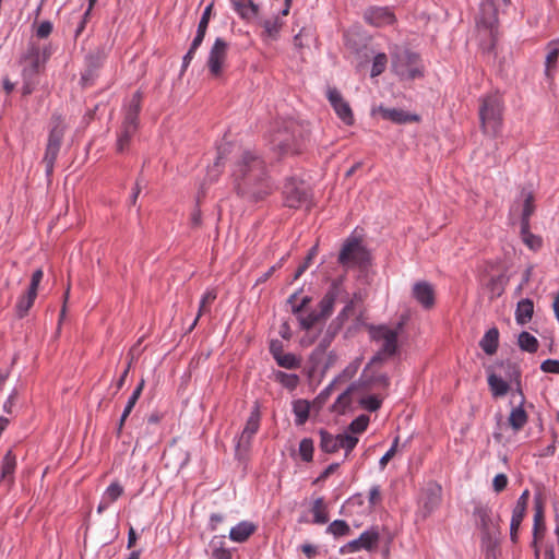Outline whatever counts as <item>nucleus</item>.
I'll return each instance as SVG.
<instances>
[{
  "mask_svg": "<svg viewBox=\"0 0 559 559\" xmlns=\"http://www.w3.org/2000/svg\"><path fill=\"white\" fill-rule=\"evenodd\" d=\"M294 413L296 415V425H304L309 418V404L306 401H297L294 404Z\"/></svg>",
  "mask_w": 559,
  "mask_h": 559,
  "instance_id": "nucleus-46",
  "label": "nucleus"
},
{
  "mask_svg": "<svg viewBox=\"0 0 559 559\" xmlns=\"http://www.w3.org/2000/svg\"><path fill=\"white\" fill-rule=\"evenodd\" d=\"M487 382L493 397L504 396L510 390L509 382L493 371L488 370Z\"/></svg>",
  "mask_w": 559,
  "mask_h": 559,
  "instance_id": "nucleus-25",
  "label": "nucleus"
},
{
  "mask_svg": "<svg viewBox=\"0 0 559 559\" xmlns=\"http://www.w3.org/2000/svg\"><path fill=\"white\" fill-rule=\"evenodd\" d=\"M508 486V477L506 474H497L492 480V487L496 492L503 491Z\"/></svg>",
  "mask_w": 559,
  "mask_h": 559,
  "instance_id": "nucleus-64",
  "label": "nucleus"
},
{
  "mask_svg": "<svg viewBox=\"0 0 559 559\" xmlns=\"http://www.w3.org/2000/svg\"><path fill=\"white\" fill-rule=\"evenodd\" d=\"M412 295L425 309H430L435 306V289L432 285L426 281L415 283Z\"/></svg>",
  "mask_w": 559,
  "mask_h": 559,
  "instance_id": "nucleus-20",
  "label": "nucleus"
},
{
  "mask_svg": "<svg viewBox=\"0 0 559 559\" xmlns=\"http://www.w3.org/2000/svg\"><path fill=\"white\" fill-rule=\"evenodd\" d=\"M362 362V357H357L354 359L344 370L343 372L336 378L338 380H349L352 379L358 371L360 365Z\"/></svg>",
  "mask_w": 559,
  "mask_h": 559,
  "instance_id": "nucleus-54",
  "label": "nucleus"
},
{
  "mask_svg": "<svg viewBox=\"0 0 559 559\" xmlns=\"http://www.w3.org/2000/svg\"><path fill=\"white\" fill-rule=\"evenodd\" d=\"M104 57L97 51L88 53L85 58V70L81 74L82 87L92 86L98 76V71L103 67Z\"/></svg>",
  "mask_w": 559,
  "mask_h": 559,
  "instance_id": "nucleus-19",
  "label": "nucleus"
},
{
  "mask_svg": "<svg viewBox=\"0 0 559 559\" xmlns=\"http://www.w3.org/2000/svg\"><path fill=\"white\" fill-rule=\"evenodd\" d=\"M399 444V437H396L391 445V448L384 453V455L380 459L379 465L383 469L389 461L395 455L396 449Z\"/></svg>",
  "mask_w": 559,
  "mask_h": 559,
  "instance_id": "nucleus-60",
  "label": "nucleus"
},
{
  "mask_svg": "<svg viewBox=\"0 0 559 559\" xmlns=\"http://www.w3.org/2000/svg\"><path fill=\"white\" fill-rule=\"evenodd\" d=\"M401 328L402 323H399L396 330H392L386 325H379L372 328L371 336L374 341L383 342L380 349H382V353H385L386 356H394L397 353L399 330Z\"/></svg>",
  "mask_w": 559,
  "mask_h": 559,
  "instance_id": "nucleus-12",
  "label": "nucleus"
},
{
  "mask_svg": "<svg viewBox=\"0 0 559 559\" xmlns=\"http://www.w3.org/2000/svg\"><path fill=\"white\" fill-rule=\"evenodd\" d=\"M337 262L345 269L357 266L365 270L370 265L371 255L361 239L350 236L343 242Z\"/></svg>",
  "mask_w": 559,
  "mask_h": 559,
  "instance_id": "nucleus-4",
  "label": "nucleus"
},
{
  "mask_svg": "<svg viewBox=\"0 0 559 559\" xmlns=\"http://www.w3.org/2000/svg\"><path fill=\"white\" fill-rule=\"evenodd\" d=\"M369 425V417L367 415H359L348 426L352 433H362L367 430Z\"/></svg>",
  "mask_w": 559,
  "mask_h": 559,
  "instance_id": "nucleus-55",
  "label": "nucleus"
},
{
  "mask_svg": "<svg viewBox=\"0 0 559 559\" xmlns=\"http://www.w3.org/2000/svg\"><path fill=\"white\" fill-rule=\"evenodd\" d=\"M380 540V534L378 527H371L362 532L358 538L348 542L340 548L341 555L357 552L361 549L372 551L377 549Z\"/></svg>",
  "mask_w": 559,
  "mask_h": 559,
  "instance_id": "nucleus-10",
  "label": "nucleus"
},
{
  "mask_svg": "<svg viewBox=\"0 0 559 559\" xmlns=\"http://www.w3.org/2000/svg\"><path fill=\"white\" fill-rule=\"evenodd\" d=\"M319 435H320L321 451H323L324 453H329V454L335 453L338 451V445H337L338 435L333 436L325 429H320Z\"/></svg>",
  "mask_w": 559,
  "mask_h": 559,
  "instance_id": "nucleus-32",
  "label": "nucleus"
},
{
  "mask_svg": "<svg viewBox=\"0 0 559 559\" xmlns=\"http://www.w3.org/2000/svg\"><path fill=\"white\" fill-rule=\"evenodd\" d=\"M479 346L489 356L496 354L499 346V330L496 326L489 329L479 341Z\"/></svg>",
  "mask_w": 559,
  "mask_h": 559,
  "instance_id": "nucleus-26",
  "label": "nucleus"
},
{
  "mask_svg": "<svg viewBox=\"0 0 559 559\" xmlns=\"http://www.w3.org/2000/svg\"><path fill=\"white\" fill-rule=\"evenodd\" d=\"M143 94L136 91L130 98L129 103L123 110L122 128H128L138 131L140 126V112L142 108Z\"/></svg>",
  "mask_w": 559,
  "mask_h": 559,
  "instance_id": "nucleus-14",
  "label": "nucleus"
},
{
  "mask_svg": "<svg viewBox=\"0 0 559 559\" xmlns=\"http://www.w3.org/2000/svg\"><path fill=\"white\" fill-rule=\"evenodd\" d=\"M518 344L522 350L531 354L536 353L539 347L538 340L526 331L519 334Z\"/></svg>",
  "mask_w": 559,
  "mask_h": 559,
  "instance_id": "nucleus-38",
  "label": "nucleus"
},
{
  "mask_svg": "<svg viewBox=\"0 0 559 559\" xmlns=\"http://www.w3.org/2000/svg\"><path fill=\"white\" fill-rule=\"evenodd\" d=\"M53 29V25L50 21H43L36 28V36L38 38H47Z\"/></svg>",
  "mask_w": 559,
  "mask_h": 559,
  "instance_id": "nucleus-61",
  "label": "nucleus"
},
{
  "mask_svg": "<svg viewBox=\"0 0 559 559\" xmlns=\"http://www.w3.org/2000/svg\"><path fill=\"white\" fill-rule=\"evenodd\" d=\"M549 50L545 61V74L547 78H552V71L556 69L557 60L559 57V48L554 46L552 43L548 46Z\"/></svg>",
  "mask_w": 559,
  "mask_h": 559,
  "instance_id": "nucleus-42",
  "label": "nucleus"
},
{
  "mask_svg": "<svg viewBox=\"0 0 559 559\" xmlns=\"http://www.w3.org/2000/svg\"><path fill=\"white\" fill-rule=\"evenodd\" d=\"M359 388L357 382L350 383L347 389L341 393L334 404L332 405V411L343 414L347 407L352 404V393Z\"/></svg>",
  "mask_w": 559,
  "mask_h": 559,
  "instance_id": "nucleus-30",
  "label": "nucleus"
},
{
  "mask_svg": "<svg viewBox=\"0 0 559 559\" xmlns=\"http://www.w3.org/2000/svg\"><path fill=\"white\" fill-rule=\"evenodd\" d=\"M228 48V43L222 37H217L211 47L206 64L210 73L213 76H218L222 74L223 66L227 58Z\"/></svg>",
  "mask_w": 559,
  "mask_h": 559,
  "instance_id": "nucleus-13",
  "label": "nucleus"
},
{
  "mask_svg": "<svg viewBox=\"0 0 559 559\" xmlns=\"http://www.w3.org/2000/svg\"><path fill=\"white\" fill-rule=\"evenodd\" d=\"M523 405L524 404H519L518 406L513 407L508 417V423L514 431H520L523 429L528 420L527 413L523 408Z\"/></svg>",
  "mask_w": 559,
  "mask_h": 559,
  "instance_id": "nucleus-29",
  "label": "nucleus"
},
{
  "mask_svg": "<svg viewBox=\"0 0 559 559\" xmlns=\"http://www.w3.org/2000/svg\"><path fill=\"white\" fill-rule=\"evenodd\" d=\"M275 361L280 367L289 370L298 369L301 366V358L292 353H283Z\"/></svg>",
  "mask_w": 559,
  "mask_h": 559,
  "instance_id": "nucleus-41",
  "label": "nucleus"
},
{
  "mask_svg": "<svg viewBox=\"0 0 559 559\" xmlns=\"http://www.w3.org/2000/svg\"><path fill=\"white\" fill-rule=\"evenodd\" d=\"M261 412L260 405L255 403L251 408L250 415L246 421L245 428L236 443L235 454L241 459L249 450L253 436L260 428Z\"/></svg>",
  "mask_w": 559,
  "mask_h": 559,
  "instance_id": "nucleus-7",
  "label": "nucleus"
},
{
  "mask_svg": "<svg viewBox=\"0 0 559 559\" xmlns=\"http://www.w3.org/2000/svg\"><path fill=\"white\" fill-rule=\"evenodd\" d=\"M382 500L381 488L379 485H373L369 490L368 502L371 508L379 504Z\"/></svg>",
  "mask_w": 559,
  "mask_h": 559,
  "instance_id": "nucleus-62",
  "label": "nucleus"
},
{
  "mask_svg": "<svg viewBox=\"0 0 559 559\" xmlns=\"http://www.w3.org/2000/svg\"><path fill=\"white\" fill-rule=\"evenodd\" d=\"M474 515L478 519L481 531L488 534L491 524V509L478 503L474 508Z\"/></svg>",
  "mask_w": 559,
  "mask_h": 559,
  "instance_id": "nucleus-37",
  "label": "nucleus"
},
{
  "mask_svg": "<svg viewBox=\"0 0 559 559\" xmlns=\"http://www.w3.org/2000/svg\"><path fill=\"white\" fill-rule=\"evenodd\" d=\"M534 524H533V536L537 537L540 533L543 534L546 530L544 506L539 498H535L534 501Z\"/></svg>",
  "mask_w": 559,
  "mask_h": 559,
  "instance_id": "nucleus-33",
  "label": "nucleus"
},
{
  "mask_svg": "<svg viewBox=\"0 0 559 559\" xmlns=\"http://www.w3.org/2000/svg\"><path fill=\"white\" fill-rule=\"evenodd\" d=\"M283 197L286 206L298 209L309 200L310 193L304 181L290 177L284 183Z\"/></svg>",
  "mask_w": 559,
  "mask_h": 559,
  "instance_id": "nucleus-8",
  "label": "nucleus"
},
{
  "mask_svg": "<svg viewBox=\"0 0 559 559\" xmlns=\"http://www.w3.org/2000/svg\"><path fill=\"white\" fill-rule=\"evenodd\" d=\"M231 183L236 194L248 203L265 200L276 189L266 162L255 151H242L231 165Z\"/></svg>",
  "mask_w": 559,
  "mask_h": 559,
  "instance_id": "nucleus-1",
  "label": "nucleus"
},
{
  "mask_svg": "<svg viewBox=\"0 0 559 559\" xmlns=\"http://www.w3.org/2000/svg\"><path fill=\"white\" fill-rule=\"evenodd\" d=\"M503 99L499 93L488 94L479 99V120L483 132L497 135L503 121Z\"/></svg>",
  "mask_w": 559,
  "mask_h": 559,
  "instance_id": "nucleus-3",
  "label": "nucleus"
},
{
  "mask_svg": "<svg viewBox=\"0 0 559 559\" xmlns=\"http://www.w3.org/2000/svg\"><path fill=\"white\" fill-rule=\"evenodd\" d=\"M326 97L336 112L337 117L347 126L354 123V115L349 104L343 98L341 92L336 87H329Z\"/></svg>",
  "mask_w": 559,
  "mask_h": 559,
  "instance_id": "nucleus-15",
  "label": "nucleus"
},
{
  "mask_svg": "<svg viewBox=\"0 0 559 559\" xmlns=\"http://www.w3.org/2000/svg\"><path fill=\"white\" fill-rule=\"evenodd\" d=\"M521 237L523 242L533 251H538L543 247V238L531 233L530 224H521Z\"/></svg>",
  "mask_w": 559,
  "mask_h": 559,
  "instance_id": "nucleus-34",
  "label": "nucleus"
},
{
  "mask_svg": "<svg viewBox=\"0 0 559 559\" xmlns=\"http://www.w3.org/2000/svg\"><path fill=\"white\" fill-rule=\"evenodd\" d=\"M257 531V525L250 521H241L229 531V538L235 543H245Z\"/></svg>",
  "mask_w": 559,
  "mask_h": 559,
  "instance_id": "nucleus-23",
  "label": "nucleus"
},
{
  "mask_svg": "<svg viewBox=\"0 0 559 559\" xmlns=\"http://www.w3.org/2000/svg\"><path fill=\"white\" fill-rule=\"evenodd\" d=\"M16 467V456L14 455L12 450H9L2 460L1 466V480L8 481L9 484H13L14 477L13 474Z\"/></svg>",
  "mask_w": 559,
  "mask_h": 559,
  "instance_id": "nucleus-28",
  "label": "nucleus"
},
{
  "mask_svg": "<svg viewBox=\"0 0 559 559\" xmlns=\"http://www.w3.org/2000/svg\"><path fill=\"white\" fill-rule=\"evenodd\" d=\"M311 512L313 514V524H325L329 522V514L323 497H319L313 501Z\"/></svg>",
  "mask_w": 559,
  "mask_h": 559,
  "instance_id": "nucleus-36",
  "label": "nucleus"
},
{
  "mask_svg": "<svg viewBox=\"0 0 559 559\" xmlns=\"http://www.w3.org/2000/svg\"><path fill=\"white\" fill-rule=\"evenodd\" d=\"M345 275H340L334 278L324 294L322 299L319 302V316H321L324 320L329 318L334 309L335 301L342 295H347L344 288Z\"/></svg>",
  "mask_w": 559,
  "mask_h": 559,
  "instance_id": "nucleus-11",
  "label": "nucleus"
},
{
  "mask_svg": "<svg viewBox=\"0 0 559 559\" xmlns=\"http://www.w3.org/2000/svg\"><path fill=\"white\" fill-rule=\"evenodd\" d=\"M542 371L546 373H559V360L557 359H546L540 365Z\"/></svg>",
  "mask_w": 559,
  "mask_h": 559,
  "instance_id": "nucleus-63",
  "label": "nucleus"
},
{
  "mask_svg": "<svg viewBox=\"0 0 559 559\" xmlns=\"http://www.w3.org/2000/svg\"><path fill=\"white\" fill-rule=\"evenodd\" d=\"M325 532L334 537H342L350 534V527L346 521L335 520L329 524Z\"/></svg>",
  "mask_w": 559,
  "mask_h": 559,
  "instance_id": "nucleus-45",
  "label": "nucleus"
},
{
  "mask_svg": "<svg viewBox=\"0 0 559 559\" xmlns=\"http://www.w3.org/2000/svg\"><path fill=\"white\" fill-rule=\"evenodd\" d=\"M358 443V438L352 435L347 433H340L338 435V450L342 448L345 450V456H348V454L355 449V447Z\"/></svg>",
  "mask_w": 559,
  "mask_h": 559,
  "instance_id": "nucleus-48",
  "label": "nucleus"
},
{
  "mask_svg": "<svg viewBox=\"0 0 559 559\" xmlns=\"http://www.w3.org/2000/svg\"><path fill=\"white\" fill-rule=\"evenodd\" d=\"M135 133L136 131L134 130L122 127L120 128L116 143V150L118 153H123L126 150H128L131 139Z\"/></svg>",
  "mask_w": 559,
  "mask_h": 559,
  "instance_id": "nucleus-44",
  "label": "nucleus"
},
{
  "mask_svg": "<svg viewBox=\"0 0 559 559\" xmlns=\"http://www.w3.org/2000/svg\"><path fill=\"white\" fill-rule=\"evenodd\" d=\"M388 57L384 52L377 53L373 58L370 75L376 78L382 74L386 68Z\"/></svg>",
  "mask_w": 559,
  "mask_h": 559,
  "instance_id": "nucleus-51",
  "label": "nucleus"
},
{
  "mask_svg": "<svg viewBox=\"0 0 559 559\" xmlns=\"http://www.w3.org/2000/svg\"><path fill=\"white\" fill-rule=\"evenodd\" d=\"M307 133L294 120H288L278 128L272 136V148L280 155L298 154L301 152Z\"/></svg>",
  "mask_w": 559,
  "mask_h": 559,
  "instance_id": "nucleus-2",
  "label": "nucleus"
},
{
  "mask_svg": "<svg viewBox=\"0 0 559 559\" xmlns=\"http://www.w3.org/2000/svg\"><path fill=\"white\" fill-rule=\"evenodd\" d=\"M534 313V302L530 298L520 300L516 305L515 320L520 325H524L532 320Z\"/></svg>",
  "mask_w": 559,
  "mask_h": 559,
  "instance_id": "nucleus-27",
  "label": "nucleus"
},
{
  "mask_svg": "<svg viewBox=\"0 0 559 559\" xmlns=\"http://www.w3.org/2000/svg\"><path fill=\"white\" fill-rule=\"evenodd\" d=\"M145 381L144 379H141L135 389L133 390L132 394L130 395L127 405L124 406L123 413L124 416H129L132 412L133 407L135 406L138 400L140 399L142 391L144 389Z\"/></svg>",
  "mask_w": 559,
  "mask_h": 559,
  "instance_id": "nucleus-49",
  "label": "nucleus"
},
{
  "mask_svg": "<svg viewBox=\"0 0 559 559\" xmlns=\"http://www.w3.org/2000/svg\"><path fill=\"white\" fill-rule=\"evenodd\" d=\"M534 212V204H533V195L528 194L523 204V211H522V217H521V224H530V217Z\"/></svg>",
  "mask_w": 559,
  "mask_h": 559,
  "instance_id": "nucleus-58",
  "label": "nucleus"
},
{
  "mask_svg": "<svg viewBox=\"0 0 559 559\" xmlns=\"http://www.w3.org/2000/svg\"><path fill=\"white\" fill-rule=\"evenodd\" d=\"M369 370H364L359 380L357 381L359 388L371 389L374 385L388 388L390 384L389 377L385 373L369 374Z\"/></svg>",
  "mask_w": 559,
  "mask_h": 559,
  "instance_id": "nucleus-24",
  "label": "nucleus"
},
{
  "mask_svg": "<svg viewBox=\"0 0 559 559\" xmlns=\"http://www.w3.org/2000/svg\"><path fill=\"white\" fill-rule=\"evenodd\" d=\"M50 126L51 128L48 135L46 151L41 160V163L45 165V173L49 180L53 174L55 163L60 152L64 136L66 127L63 124L62 116L55 112L51 116Z\"/></svg>",
  "mask_w": 559,
  "mask_h": 559,
  "instance_id": "nucleus-5",
  "label": "nucleus"
},
{
  "mask_svg": "<svg viewBox=\"0 0 559 559\" xmlns=\"http://www.w3.org/2000/svg\"><path fill=\"white\" fill-rule=\"evenodd\" d=\"M355 308L354 300H349L346 302L344 308L338 312L337 317L332 321V326L335 325V329H342L344 323L348 320L349 316L353 313Z\"/></svg>",
  "mask_w": 559,
  "mask_h": 559,
  "instance_id": "nucleus-47",
  "label": "nucleus"
},
{
  "mask_svg": "<svg viewBox=\"0 0 559 559\" xmlns=\"http://www.w3.org/2000/svg\"><path fill=\"white\" fill-rule=\"evenodd\" d=\"M123 493V488L119 483H111L105 493L104 499H107L109 502H115L121 495Z\"/></svg>",
  "mask_w": 559,
  "mask_h": 559,
  "instance_id": "nucleus-57",
  "label": "nucleus"
},
{
  "mask_svg": "<svg viewBox=\"0 0 559 559\" xmlns=\"http://www.w3.org/2000/svg\"><path fill=\"white\" fill-rule=\"evenodd\" d=\"M217 298V294L214 289L207 290L200 300V306L198 310V318H201L204 313L210 311V306Z\"/></svg>",
  "mask_w": 559,
  "mask_h": 559,
  "instance_id": "nucleus-52",
  "label": "nucleus"
},
{
  "mask_svg": "<svg viewBox=\"0 0 559 559\" xmlns=\"http://www.w3.org/2000/svg\"><path fill=\"white\" fill-rule=\"evenodd\" d=\"M225 536H214L210 543L213 548L210 559H233V555L229 549L224 547Z\"/></svg>",
  "mask_w": 559,
  "mask_h": 559,
  "instance_id": "nucleus-35",
  "label": "nucleus"
},
{
  "mask_svg": "<svg viewBox=\"0 0 559 559\" xmlns=\"http://www.w3.org/2000/svg\"><path fill=\"white\" fill-rule=\"evenodd\" d=\"M313 440L311 438H304L299 443V454L304 462H311L313 459Z\"/></svg>",
  "mask_w": 559,
  "mask_h": 559,
  "instance_id": "nucleus-50",
  "label": "nucleus"
},
{
  "mask_svg": "<svg viewBox=\"0 0 559 559\" xmlns=\"http://www.w3.org/2000/svg\"><path fill=\"white\" fill-rule=\"evenodd\" d=\"M233 10L243 21H251L259 14V4L253 0H230Z\"/></svg>",
  "mask_w": 559,
  "mask_h": 559,
  "instance_id": "nucleus-22",
  "label": "nucleus"
},
{
  "mask_svg": "<svg viewBox=\"0 0 559 559\" xmlns=\"http://www.w3.org/2000/svg\"><path fill=\"white\" fill-rule=\"evenodd\" d=\"M393 71L401 78L414 80L424 75L419 67L420 57L407 48H399L391 53Z\"/></svg>",
  "mask_w": 559,
  "mask_h": 559,
  "instance_id": "nucleus-6",
  "label": "nucleus"
},
{
  "mask_svg": "<svg viewBox=\"0 0 559 559\" xmlns=\"http://www.w3.org/2000/svg\"><path fill=\"white\" fill-rule=\"evenodd\" d=\"M27 62L22 69V78L37 79L38 74L45 68L39 59V50L36 43H29L26 52L22 56L21 62Z\"/></svg>",
  "mask_w": 559,
  "mask_h": 559,
  "instance_id": "nucleus-16",
  "label": "nucleus"
},
{
  "mask_svg": "<svg viewBox=\"0 0 559 559\" xmlns=\"http://www.w3.org/2000/svg\"><path fill=\"white\" fill-rule=\"evenodd\" d=\"M275 381L281 383L284 388L293 391L299 383V377L295 373H286L284 371H276L274 373Z\"/></svg>",
  "mask_w": 559,
  "mask_h": 559,
  "instance_id": "nucleus-43",
  "label": "nucleus"
},
{
  "mask_svg": "<svg viewBox=\"0 0 559 559\" xmlns=\"http://www.w3.org/2000/svg\"><path fill=\"white\" fill-rule=\"evenodd\" d=\"M213 2H211L209 5L205 7L202 16L200 19V22L198 24V29L207 31L209 22L211 20V14L213 10Z\"/></svg>",
  "mask_w": 559,
  "mask_h": 559,
  "instance_id": "nucleus-59",
  "label": "nucleus"
},
{
  "mask_svg": "<svg viewBox=\"0 0 559 559\" xmlns=\"http://www.w3.org/2000/svg\"><path fill=\"white\" fill-rule=\"evenodd\" d=\"M36 297L27 293L22 295L15 305V314L19 319H23L28 314V311L34 306Z\"/></svg>",
  "mask_w": 559,
  "mask_h": 559,
  "instance_id": "nucleus-40",
  "label": "nucleus"
},
{
  "mask_svg": "<svg viewBox=\"0 0 559 559\" xmlns=\"http://www.w3.org/2000/svg\"><path fill=\"white\" fill-rule=\"evenodd\" d=\"M283 26V21L280 16H274L272 19L265 20L263 22V34L272 39L276 40L280 36L281 28Z\"/></svg>",
  "mask_w": 559,
  "mask_h": 559,
  "instance_id": "nucleus-39",
  "label": "nucleus"
},
{
  "mask_svg": "<svg viewBox=\"0 0 559 559\" xmlns=\"http://www.w3.org/2000/svg\"><path fill=\"white\" fill-rule=\"evenodd\" d=\"M442 488L437 483H428L420 497L423 516H429L441 502Z\"/></svg>",
  "mask_w": 559,
  "mask_h": 559,
  "instance_id": "nucleus-17",
  "label": "nucleus"
},
{
  "mask_svg": "<svg viewBox=\"0 0 559 559\" xmlns=\"http://www.w3.org/2000/svg\"><path fill=\"white\" fill-rule=\"evenodd\" d=\"M360 405L368 412H377L382 404V401L377 395H368L359 401Z\"/></svg>",
  "mask_w": 559,
  "mask_h": 559,
  "instance_id": "nucleus-56",
  "label": "nucleus"
},
{
  "mask_svg": "<svg viewBox=\"0 0 559 559\" xmlns=\"http://www.w3.org/2000/svg\"><path fill=\"white\" fill-rule=\"evenodd\" d=\"M479 24L488 32L490 45L488 50H492L498 41V10L493 0H484L480 4Z\"/></svg>",
  "mask_w": 559,
  "mask_h": 559,
  "instance_id": "nucleus-9",
  "label": "nucleus"
},
{
  "mask_svg": "<svg viewBox=\"0 0 559 559\" xmlns=\"http://www.w3.org/2000/svg\"><path fill=\"white\" fill-rule=\"evenodd\" d=\"M497 366H499L503 370L504 380L509 381L510 383L518 382V380L522 377V371L520 366L511 361L509 359L501 360L497 362Z\"/></svg>",
  "mask_w": 559,
  "mask_h": 559,
  "instance_id": "nucleus-31",
  "label": "nucleus"
},
{
  "mask_svg": "<svg viewBox=\"0 0 559 559\" xmlns=\"http://www.w3.org/2000/svg\"><path fill=\"white\" fill-rule=\"evenodd\" d=\"M372 112H379L382 119L389 120L396 124H405L419 120L417 115H412L399 108H386L384 106H379L377 109H373Z\"/></svg>",
  "mask_w": 559,
  "mask_h": 559,
  "instance_id": "nucleus-21",
  "label": "nucleus"
},
{
  "mask_svg": "<svg viewBox=\"0 0 559 559\" xmlns=\"http://www.w3.org/2000/svg\"><path fill=\"white\" fill-rule=\"evenodd\" d=\"M364 20L374 27H383L395 23L394 12L388 7H369L364 12Z\"/></svg>",
  "mask_w": 559,
  "mask_h": 559,
  "instance_id": "nucleus-18",
  "label": "nucleus"
},
{
  "mask_svg": "<svg viewBox=\"0 0 559 559\" xmlns=\"http://www.w3.org/2000/svg\"><path fill=\"white\" fill-rule=\"evenodd\" d=\"M324 320L321 316H319L318 311H311L307 316L299 317V323L302 330L309 331L312 329L318 322Z\"/></svg>",
  "mask_w": 559,
  "mask_h": 559,
  "instance_id": "nucleus-53",
  "label": "nucleus"
}]
</instances>
